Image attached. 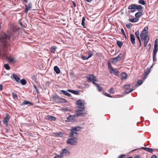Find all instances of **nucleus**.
I'll return each instance as SVG.
<instances>
[{"mask_svg": "<svg viewBox=\"0 0 158 158\" xmlns=\"http://www.w3.org/2000/svg\"><path fill=\"white\" fill-rule=\"evenodd\" d=\"M52 100L56 103H65L67 102V101L65 99L56 96H53Z\"/></svg>", "mask_w": 158, "mask_h": 158, "instance_id": "3", "label": "nucleus"}, {"mask_svg": "<svg viewBox=\"0 0 158 158\" xmlns=\"http://www.w3.org/2000/svg\"><path fill=\"white\" fill-rule=\"evenodd\" d=\"M108 68L110 69V71L111 70V68H112V67L111 66L110 63L109 62L108 63Z\"/></svg>", "mask_w": 158, "mask_h": 158, "instance_id": "50", "label": "nucleus"}, {"mask_svg": "<svg viewBox=\"0 0 158 158\" xmlns=\"http://www.w3.org/2000/svg\"><path fill=\"white\" fill-rule=\"evenodd\" d=\"M10 62H14L15 61V59L14 57H7V58Z\"/></svg>", "mask_w": 158, "mask_h": 158, "instance_id": "29", "label": "nucleus"}, {"mask_svg": "<svg viewBox=\"0 0 158 158\" xmlns=\"http://www.w3.org/2000/svg\"><path fill=\"white\" fill-rule=\"evenodd\" d=\"M95 85L96 86V87H97V88H98V87H99V86H100V85L97 83L95 84Z\"/></svg>", "mask_w": 158, "mask_h": 158, "instance_id": "62", "label": "nucleus"}, {"mask_svg": "<svg viewBox=\"0 0 158 158\" xmlns=\"http://www.w3.org/2000/svg\"><path fill=\"white\" fill-rule=\"evenodd\" d=\"M81 57L83 60H87L89 59L88 57L84 56L83 55L81 56Z\"/></svg>", "mask_w": 158, "mask_h": 158, "instance_id": "43", "label": "nucleus"}, {"mask_svg": "<svg viewBox=\"0 0 158 158\" xmlns=\"http://www.w3.org/2000/svg\"><path fill=\"white\" fill-rule=\"evenodd\" d=\"M92 81V83L94 84L95 85V84H96V83L95 82V81H97L93 80V81Z\"/></svg>", "mask_w": 158, "mask_h": 158, "instance_id": "60", "label": "nucleus"}, {"mask_svg": "<svg viewBox=\"0 0 158 158\" xmlns=\"http://www.w3.org/2000/svg\"><path fill=\"white\" fill-rule=\"evenodd\" d=\"M123 57L122 53H120L117 56L113 58L112 59L111 62L112 63H115L118 61L120 60Z\"/></svg>", "mask_w": 158, "mask_h": 158, "instance_id": "8", "label": "nucleus"}, {"mask_svg": "<svg viewBox=\"0 0 158 158\" xmlns=\"http://www.w3.org/2000/svg\"><path fill=\"white\" fill-rule=\"evenodd\" d=\"M10 118V115L9 114H6V117H5L3 120V123L6 124V126H7V123Z\"/></svg>", "mask_w": 158, "mask_h": 158, "instance_id": "9", "label": "nucleus"}, {"mask_svg": "<svg viewBox=\"0 0 158 158\" xmlns=\"http://www.w3.org/2000/svg\"><path fill=\"white\" fill-rule=\"evenodd\" d=\"M56 49V47H52L51 49V52L52 53H55V51Z\"/></svg>", "mask_w": 158, "mask_h": 158, "instance_id": "34", "label": "nucleus"}, {"mask_svg": "<svg viewBox=\"0 0 158 158\" xmlns=\"http://www.w3.org/2000/svg\"><path fill=\"white\" fill-rule=\"evenodd\" d=\"M147 148H145V147H141V148L142 149H143V150H146Z\"/></svg>", "mask_w": 158, "mask_h": 158, "instance_id": "61", "label": "nucleus"}, {"mask_svg": "<svg viewBox=\"0 0 158 158\" xmlns=\"http://www.w3.org/2000/svg\"><path fill=\"white\" fill-rule=\"evenodd\" d=\"M82 128L80 127H72V130L74 131H79Z\"/></svg>", "mask_w": 158, "mask_h": 158, "instance_id": "26", "label": "nucleus"}, {"mask_svg": "<svg viewBox=\"0 0 158 158\" xmlns=\"http://www.w3.org/2000/svg\"><path fill=\"white\" fill-rule=\"evenodd\" d=\"M13 77L16 81L18 83L19 82L20 79L16 75L13 74Z\"/></svg>", "mask_w": 158, "mask_h": 158, "instance_id": "21", "label": "nucleus"}, {"mask_svg": "<svg viewBox=\"0 0 158 158\" xmlns=\"http://www.w3.org/2000/svg\"><path fill=\"white\" fill-rule=\"evenodd\" d=\"M68 90L69 92H71L72 93H73V90H71V89H68Z\"/></svg>", "mask_w": 158, "mask_h": 158, "instance_id": "63", "label": "nucleus"}, {"mask_svg": "<svg viewBox=\"0 0 158 158\" xmlns=\"http://www.w3.org/2000/svg\"><path fill=\"white\" fill-rule=\"evenodd\" d=\"M148 27H146L140 34V37L141 40H144V42L146 43H148L149 39V37H148Z\"/></svg>", "mask_w": 158, "mask_h": 158, "instance_id": "2", "label": "nucleus"}, {"mask_svg": "<svg viewBox=\"0 0 158 158\" xmlns=\"http://www.w3.org/2000/svg\"><path fill=\"white\" fill-rule=\"evenodd\" d=\"M130 36V40L131 43L133 44H135V39L134 35L132 34H131Z\"/></svg>", "mask_w": 158, "mask_h": 158, "instance_id": "17", "label": "nucleus"}, {"mask_svg": "<svg viewBox=\"0 0 158 158\" xmlns=\"http://www.w3.org/2000/svg\"><path fill=\"white\" fill-rule=\"evenodd\" d=\"M11 37L10 34L8 35L3 33L0 36V48L1 47L7 48L10 46V39Z\"/></svg>", "mask_w": 158, "mask_h": 158, "instance_id": "1", "label": "nucleus"}, {"mask_svg": "<svg viewBox=\"0 0 158 158\" xmlns=\"http://www.w3.org/2000/svg\"><path fill=\"white\" fill-rule=\"evenodd\" d=\"M110 73H113L116 76L118 75V72L117 70H115L113 68H111V70L110 71Z\"/></svg>", "mask_w": 158, "mask_h": 158, "instance_id": "20", "label": "nucleus"}, {"mask_svg": "<svg viewBox=\"0 0 158 158\" xmlns=\"http://www.w3.org/2000/svg\"><path fill=\"white\" fill-rule=\"evenodd\" d=\"M54 70L57 74H59L60 73V69L57 66L54 67Z\"/></svg>", "mask_w": 158, "mask_h": 158, "instance_id": "22", "label": "nucleus"}, {"mask_svg": "<svg viewBox=\"0 0 158 158\" xmlns=\"http://www.w3.org/2000/svg\"><path fill=\"white\" fill-rule=\"evenodd\" d=\"M117 44L118 46L120 48H121L122 46L123 45V42L120 41H117Z\"/></svg>", "mask_w": 158, "mask_h": 158, "instance_id": "30", "label": "nucleus"}, {"mask_svg": "<svg viewBox=\"0 0 158 158\" xmlns=\"http://www.w3.org/2000/svg\"><path fill=\"white\" fill-rule=\"evenodd\" d=\"M139 155H137V156H135L134 157V158H139Z\"/></svg>", "mask_w": 158, "mask_h": 158, "instance_id": "64", "label": "nucleus"}, {"mask_svg": "<svg viewBox=\"0 0 158 158\" xmlns=\"http://www.w3.org/2000/svg\"><path fill=\"white\" fill-rule=\"evenodd\" d=\"M142 82L143 81L141 80H139L137 82L139 85H141L142 83Z\"/></svg>", "mask_w": 158, "mask_h": 158, "instance_id": "47", "label": "nucleus"}, {"mask_svg": "<svg viewBox=\"0 0 158 158\" xmlns=\"http://www.w3.org/2000/svg\"><path fill=\"white\" fill-rule=\"evenodd\" d=\"M73 92L72 93L74 94H76V95H78L79 94V92L78 91L73 90Z\"/></svg>", "mask_w": 158, "mask_h": 158, "instance_id": "45", "label": "nucleus"}, {"mask_svg": "<svg viewBox=\"0 0 158 158\" xmlns=\"http://www.w3.org/2000/svg\"><path fill=\"white\" fill-rule=\"evenodd\" d=\"M85 109H81L76 111V115L77 116H83L87 114V112L84 110Z\"/></svg>", "mask_w": 158, "mask_h": 158, "instance_id": "5", "label": "nucleus"}, {"mask_svg": "<svg viewBox=\"0 0 158 158\" xmlns=\"http://www.w3.org/2000/svg\"><path fill=\"white\" fill-rule=\"evenodd\" d=\"M108 91L111 94H114V90L113 88H110Z\"/></svg>", "mask_w": 158, "mask_h": 158, "instance_id": "39", "label": "nucleus"}, {"mask_svg": "<svg viewBox=\"0 0 158 158\" xmlns=\"http://www.w3.org/2000/svg\"><path fill=\"white\" fill-rule=\"evenodd\" d=\"M31 104V103L27 101L26 100H24L23 103V105H27Z\"/></svg>", "mask_w": 158, "mask_h": 158, "instance_id": "36", "label": "nucleus"}, {"mask_svg": "<svg viewBox=\"0 0 158 158\" xmlns=\"http://www.w3.org/2000/svg\"><path fill=\"white\" fill-rule=\"evenodd\" d=\"M97 89H98V91L99 92L101 91L102 90V87H100V86H99V87H98L97 88Z\"/></svg>", "mask_w": 158, "mask_h": 158, "instance_id": "49", "label": "nucleus"}, {"mask_svg": "<svg viewBox=\"0 0 158 158\" xmlns=\"http://www.w3.org/2000/svg\"><path fill=\"white\" fill-rule=\"evenodd\" d=\"M136 5L135 4H131L128 7V9L130 10L128 12L129 14L131 13H133L136 11Z\"/></svg>", "mask_w": 158, "mask_h": 158, "instance_id": "7", "label": "nucleus"}, {"mask_svg": "<svg viewBox=\"0 0 158 158\" xmlns=\"http://www.w3.org/2000/svg\"><path fill=\"white\" fill-rule=\"evenodd\" d=\"M154 49L153 51V54H156L158 50V45L157 43H154Z\"/></svg>", "mask_w": 158, "mask_h": 158, "instance_id": "16", "label": "nucleus"}, {"mask_svg": "<svg viewBox=\"0 0 158 158\" xmlns=\"http://www.w3.org/2000/svg\"><path fill=\"white\" fill-rule=\"evenodd\" d=\"M73 6L74 7H75L76 6V4L75 2H73Z\"/></svg>", "mask_w": 158, "mask_h": 158, "instance_id": "59", "label": "nucleus"}, {"mask_svg": "<svg viewBox=\"0 0 158 158\" xmlns=\"http://www.w3.org/2000/svg\"><path fill=\"white\" fill-rule=\"evenodd\" d=\"M62 157L63 156H61L60 154V155H57L54 158H62Z\"/></svg>", "mask_w": 158, "mask_h": 158, "instance_id": "51", "label": "nucleus"}, {"mask_svg": "<svg viewBox=\"0 0 158 158\" xmlns=\"http://www.w3.org/2000/svg\"><path fill=\"white\" fill-rule=\"evenodd\" d=\"M135 34L136 35L137 38L138 39V40H140L139 36V31L138 30L137 31L135 32Z\"/></svg>", "mask_w": 158, "mask_h": 158, "instance_id": "32", "label": "nucleus"}, {"mask_svg": "<svg viewBox=\"0 0 158 158\" xmlns=\"http://www.w3.org/2000/svg\"><path fill=\"white\" fill-rule=\"evenodd\" d=\"M4 51L0 50V57H5L6 56V50L4 49Z\"/></svg>", "mask_w": 158, "mask_h": 158, "instance_id": "23", "label": "nucleus"}, {"mask_svg": "<svg viewBox=\"0 0 158 158\" xmlns=\"http://www.w3.org/2000/svg\"><path fill=\"white\" fill-rule=\"evenodd\" d=\"M85 18L84 17H83L81 22V25L85 27Z\"/></svg>", "mask_w": 158, "mask_h": 158, "instance_id": "40", "label": "nucleus"}, {"mask_svg": "<svg viewBox=\"0 0 158 158\" xmlns=\"http://www.w3.org/2000/svg\"><path fill=\"white\" fill-rule=\"evenodd\" d=\"M139 20V18H137L135 17V18H133V19H129V20L130 22H137Z\"/></svg>", "mask_w": 158, "mask_h": 158, "instance_id": "27", "label": "nucleus"}, {"mask_svg": "<svg viewBox=\"0 0 158 158\" xmlns=\"http://www.w3.org/2000/svg\"><path fill=\"white\" fill-rule=\"evenodd\" d=\"M87 78L89 81H91L93 80L97 81L96 78L91 74L89 75L88 77H87Z\"/></svg>", "mask_w": 158, "mask_h": 158, "instance_id": "14", "label": "nucleus"}, {"mask_svg": "<svg viewBox=\"0 0 158 158\" xmlns=\"http://www.w3.org/2000/svg\"><path fill=\"white\" fill-rule=\"evenodd\" d=\"M133 90V89H130V90H128V89H126V90H125V93L126 94H128V93L131 92Z\"/></svg>", "mask_w": 158, "mask_h": 158, "instance_id": "37", "label": "nucleus"}, {"mask_svg": "<svg viewBox=\"0 0 158 158\" xmlns=\"http://www.w3.org/2000/svg\"><path fill=\"white\" fill-rule=\"evenodd\" d=\"M25 6L26 7V8L24 10V12L27 13L28 10L31 8L32 4L31 3H29L27 5H25Z\"/></svg>", "mask_w": 158, "mask_h": 158, "instance_id": "12", "label": "nucleus"}, {"mask_svg": "<svg viewBox=\"0 0 158 158\" xmlns=\"http://www.w3.org/2000/svg\"><path fill=\"white\" fill-rule=\"evenodd\" d=\"M139 3L143 5H144L145 4V2L144 0H139Z\"/></svg>", "mask_w": 158, "mask_h": 158, "instance_id": "41", "label": "nucleus"}, {"mask_svg": "<svg viewBox=\"0 0 158 158\" xmlns=\"http://www.w3.org/2000/svg\"><path fill=\"white\" fill-rule=\"evenodd\" d=\"M139 47H140L141 46V40H139Z\"/></svg>", "mask_w": 158, "mask_h": 158, "instance_id": "58", "label": "nucleus"}, {"mask_svg": "<svg viewBox=\"0 0 158 158\" xmlns=\"http://www.w3.org/2000/svg\"><path fill=\"white\" fill-rule=\"evenodd\" d=\"M12 97L13 98H17V94L16 93H12Z\"/></svg>", "mask_w": 158, "mask_h": 158, "instance_id": "42", "label": "nucleus"}, {"mask_svg": "<svg viewBox=\"0 0 158 158\" xmlns=\"http://www.w3.org/2000/svg\"><path fill=\"white\" fill-rule=\"evenodd\" d=\"M77 138H69L68 139L67 141V143L68 144L71 145H76L77 143Z\"/></svg>", "mask_w": 158, "mask_h": 158, "instance_id": "6", "label": "nucleus"}, {"mask_svg": "<svg viewBox=\"0 0 158 158\" xmlns=\"http://www.w3.org/2000/svg\"><path fill=\"white\" fill-rule=\"evenodd\" d=\"M3 89V85L2 84H0V90L1 91Z\"/></svg>", "mask_w": 158, "mask_h": 158, "instance_id": "55", "label": "nucleus"}, {"mask_svg": "<svg viewBox=\"0 0 158 158\" xmlns=\"http://www.w3.org/2000/svg\"><path fill=\"white\" fill-rule=\"evenodd\" d=\"M154 150V149H153L147 148L146 151L148 152L152 153L153 152Z\"/></svg>", "mask_w": 158, "mask_h": 158, "instance_id": "35", "label": "nucleus"}, {"mask_svg": "<svg viewBox=\"0 0 158 158\" xmlns=\"http://www.w3.org/2000/svg\"><path fill=\"white\" fill-rule=\"evenodd\" d=\"M88 57L89 58L93 55V53L92 51H89L88 52Z\"/></svg>", "mask_w": 158, "mask_h": 158, "instance_id": "31", "label": "nucleus"}, {"mask_svg": "<svg viewBox=\"0 0 158 158\" xmlns=\"http://www.w3.org/2000/svg\"><path fill=\"white\" fill-rule=\"evenodd\" d=\"M45 118L50 121H55L56 120V118L55 117L50 115L46 116Z\"/></svg>", "mask_w": 158, "mask_h": 158, "instance_id": "13", "label": "nucleus"}, {"mask_svg": "<svg viewBox=\"0 0 158 158\" xmlns=\"http://www.w3.org/2000/svg\"><path fill=\"white\" fill-rule=\"evenodd\" d=\"M135 8L136 10L137 9L138 11H141V10H142L143 7L141 5H136Z\"/></svg>", "mask_w": 158, "mask_h": 158, "instance_id": "25", "label": "nucleus"}, {"mask_svg": "<svg viewBox=\"0 0 158 158\" xmlns=\"http://www.w3.org/2000/svg\"><path fill=\"white\" fill-rule=\"evenodd\" d=\"M63 110L66 111H68L70 110L69 109L67 108H64L63 109Z\"/></svg>", "mask_w": 158, "mask_h": 158, "instance_id": "52", "label": "nucleus"}, {"mask_svg": "<svg viewBox=\"0 0 158 158\" xmlns=\"http://www.w3.org/2000/svg\"><path fill=\"white\" fill-rule=\"evenodd\" d=\"M125 157V155L124 154L121 155L119 156L118 158H124Z\"/></svg>", "mask_w": 158, "mask_h": 158, "instance_id": "48", "label": "nucleus"}, {"mask_svg": "<svg viewBox=\"0 0 158 158\" xmlns=\"http://www.w3.org/2000/svg\"><path fill=\"white\" fill-rule=\"evenodd\" d=\"M85 104V102L81 99H79L76 102L77 107L80 109H85V107L84 106Z\"/></svg>", "mask_w": 158, "mask_h": 158, "instance_id": "4", "label": "nucleus"}, {"mask_svg": "<svg viewBox=\"0 0 158 158\" xmlns=\"http://www.w3.org/2000/svg\"><path fill=\"white\" fill-rule=\"evenodd\" d=\"M5 68L7 70H9L10 68L9 66L7 64H5L4 65Z\"/></svg>", "mask_w": 158, "mask_h": 158, "instance_id": "38", "label": "nucleus"}, {"mask_svg": "<svg viewBox=\"0 0 158 158\" xmlns=\"http://www.w3.org/2000/svg\"><path fill=\"white\" fill-rule=\"evenodd\" d=\"M77 134L76 132L72 131L70 134V137L71 138H77Z\"/></svg>", "mask_w": 158, "mask_h": 158, "instance_id": "15", "label": "nucleus"}, {"mask_svg": "<svg viewBox=\"0 0 158 158\" xmlns=\"http://www.w3.org/2000/svg\"><path fill=\"white\" fill-rule=\"evenodd\" d=\"M70 152L67 149H64L62 150V152L60 153V155L63 157L69 155Z\"/></svg>", "mask_w": 158, "mask_h": 158, "instance_id": "10", "label": "nucleus"}, {"mask_svg": "<svg viewBox=\"0 0 158 158\" xmlns=\"http://www.w3.org/2000/svg\"><path fill=\"white\" fill-rule=\"evenodd\" d=\"M21 84L23 85H24L26 84L27 83V81H26V80L24 79H22L20 81V82Z\"/></svg>", "mask_w": 158, "mask_h": 158, "instance_id": "33", "label": "nucleus"}, {"mask_svg": "<svg viewBox=\"0 0 158 158\" xmlns=\"http://www.w3.org/2000/svg\"><path fill=\"white\" fill-rule=\"evenodd\" d=\"M127 78V74L125 73H123L121 75V78L122 80L125 79Z\"/></svg>", "mask_w": 158, "mask_h": 158, "instance_id": "19", "label": "nucleus"}, {"mask_svg": "<svg viewBox=\"0 0 158 158\" xmlns=\"http://www.w3.org/2000/svg\"><path fill=\"white\" fill-rule=\"evenodd\" d=\"M151 71L150 69H149V68H147L145 70V72H144L143 74L144 75V79H145L146 77L148 75L149 73H150Z\"/></svg>", "mask_w": 158, "mask_h": 158, "instance_id": "18", "label": "nucleus"}, {"mask_svg": "<svg viewBox=\"0 0 158 158\" xmlns=\"http://www.w3.org/2000/svg\"><path fill=\"white\" fill-rule=\"evenodd\" d=\"M74 115H69L68 117L67 118V120L66 121L73 122L75 121Z\"/></svg>", "mask_w": 158, "mask_h": 158, "instance_id": "11", "label": "nucleus"}, {"mask_svg": "<svg viewBox=\"0 0 158 158\" xmlns=\"http://www.w3.org/2000/svg\"><path fill=\"white\" fill-rule=\"evenodd\" d=\"M151 158H157L156 156L155 155H153Z\"/></svg>", "mask_w": 158, "mask_h": 158, "instance_id": "57", "label": "nucleus"}, {"mask_svg": "<svg viewBox=\"0 0 158 158\" xmlns=\"http://www.w3.org/2000/svg\"><path fill=\"white\" fill-rule=\"evenodd\" d=\"M121 33H122L123 35V34H124L125 33L123 29V28L121 29Z\"/></svg>", "mask_w": 158, "mask_h": 158, "instance_id": "56", "label": "nucleus"}, {"mask_svg": "<svg viewBox=\"0 0 158 158\" xmlns=\"http://www.w3.org/2000/svg\"><path fill=\"white\" fill-rule=\"evenodd\" d=\"M61 91L62 92V93L63 94H64L65 95H66L68 96H71V94L70 93H68L67 91H65L64 90H61Z\"/></svg>", "mask_w": 158, "mask_h": 158, "instance_id": "28", "label": "nucleus"}, {"mask_svg": "<svg viewBox=\"0 0 158 158\" xmlns=\"http://www.w3.org/2000/svg\"><path fill=\"white\" fill-rule=\"evenodd\" d=\"M156 54H153V61H154L156 60Z\"/></svg>", "mask_w": 158, "mask_h": 158, "instance_id": "46", "label": "nucleus"}, {"mask_svg": "<svg viewBox=\"0 0 158 158\" xmlns=\"http://www.w3.org/2000/svg\"><path fill=\"white\" fill-rule=\"evenodd\" d=\"M104 95L107 97H112L110 95L106 93H105Z\"/></svg>", "mask_w": 158, "mask_h": 158, "instance_id": "53", "label": "nucleus"}, {"mask_svg": "<svg viewBox=\"0 0 158 158\" xmlns=\"http://www.w3.org/2000/svg\"><path fill=\"white\" fill-rule=\"evenodd\" d=\"M130 87V85H124L123 88L125 89H128Z\"/></svg>", "mask_w": 158, "mask_h": 158, "instance_id": "44", "label": "nucleus"}, {"mask_svg": "<svg viewBox=\"0 0 158 158\" xmlns=\"http://www.w3.org/2000/svg\"><path fill=\"white\" fill-rule=\"evenodd\" d=\"M142 15V13L141 11H139L135 14V16L136 18H139L141 17Z\"/></svg>", "mask_w": 158, "mask_h": 158, "instance_id": "24", "label": "nucleus"}, {"mask_svg": "<svg viewBox=\"0 0 158 158\" xmlns=\"http://www.w3.org/2000/svg\"><path fill=\"white\" fill-rule=\"evenodd\" d=\"M126 27L128 29H130L131 28L130 25V24H126Z\"/></svg>", "mask_w": 158, "mask_h": 158, "instance_id": "54", "label": "nucleus"}]
</instances>
